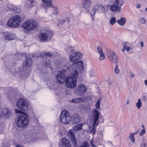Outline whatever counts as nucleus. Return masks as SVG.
I'll list each match as a JSON object with an SVG mask.
<instances>
[{
    "mask_svg": "<svg viewBox=\"0 0 147 147\" xmlns=\"http://www.w3.org/2000/svg\"><path fill=\"white\" fill-rule=\"evenodd\" d=\"M82 55L80 52L77 51L71 55L69 57L70 61L74 63L72 64L73 66H76L77 68L76 69L79 72H81L83 70V62L81 60H78L82 58Z\"/></svg>",
    "mask_w": 147,
    "mask_h": 147,
    "instance_id": "f257e3e1",
    "label": "nucleus"
},
{
    "mask_svg": "<svg viewBox=\"0 0 147 147\" xmlns=\"http://www.w3.org/2000/svg\"><path fill=\"white\" fill-rule=\"evenodd\" d=\"M77 70L72 71L71 77L67 78L65 81L66 86L69 88H74L77 85V79L78 77L79 74Z\"/></svg>",
    "mask_w": 147,
    "mask_h": 147,
    "instance_id": "f03ea898",
    "label": "nucleus"
},
{
    "mask_svg": "<svg viewBox=\"0 0 147 147\" xmlns=\"http://www.w3.org/2000/svg\"><path fill=\"white\" fill-rule=\"evenodd\" d=\"M123 3L124 2L122 0H115L113 4L111 5H107L105 6V7L106 8H109L112 12H116L120 11Z\"/></svg>",
    "mask_w": 147,
    "mask_h": 147,
    "instance_id": "7ed1b4c3",
    "label": "nucleus"
},
{
    "mask_svg": "<svg viewBox=\"0 0 147 147\" xmlns=\"http://www.w3.org/2000/svg\"><path fill=\"white\" fill-rule=\"evenodd\" d=\"M22 20V17L20 16H13L8 20L7 25L11 27H16L20 25Z\"/></svg>",
    "mask_w": 147,
    "mask_h": 147,
    "instance_id": "20e7f679",
    "label": "nucleus"
},
{
    "mask_svg": "<svg viewBox=\"0 0 147 147\" xmlns=\"http://www.w3.org/2000/svg\"><path fill=\"white\" fill-rule=\"evenodd\" d=\"M37 26V22L34 20L26 21L22 25V28L28 30H33Z\"/></svg>",
    "mask_w": 147,
    "mask_h": 147,
    "instance_id": "39448f33",
    "label": "nucleus"
},
{
    "mask_svg": "<svg viewBox=\"0 0 147 147\" xmlns=\"http://www.w3.org/2000/svg\"><path fill=\"white\" fill-rule=\"evenodd\" d=\"M60 120L64 124L68 123L71 120L69 113L65 110L62 111L60 116Z\"/></svg>",
    "mask_w": 147,
    "mask_h": 147,
    "instance_id": "423d86ee",
    "label": "nucleus"
},
{
    "mask_svg": "<svg viewBox=\"0 0 147 147\" xmlns=\"http://www.w3.org/2000/svg\"><path fill=\"white\" fill-rule=\"evenodd\" d=\"M16 106L19 109L26 111L28 109V104L26 100L23 98H20L17 102Z\"/></svg>",
    "mask_w": 147,
    "mask_h": 147,
    "instance_id": "0eeeda50",
    "label": "nucleus"
},
{
    "mask_svg": "<svg viewBox=\"0 0 147 147\" xmlns=\"http://www.w3.org/2000/svg\"><path fill=\"white\" fill-rule=\"evenodd\" d=\"M53 35V32L51 30H47L45 32H42L39 34V39L42 41H46L50 39Z\"/></svg>",
    "mask_w": 147,
    "mask_h": 147,
    "instance_id": "6e6552de",
    "label": "nucleus"
},
{
    "mask_svg": "<svg viewBox=\"0 0 147 147\" xmlns=\"http://www.w3.org/2000/svg\"><path fill=\"white\" fill-rule=\"evenodd\" d=\"M29 121V119L24 115H20L18 118L17 124L20 127L26 126Z\"/></svg>",
    "mask_w": 147,
    "mask_h": 147,
    "instance_id": "1a4fd4ad",
    "label": "nucleus"
},
{
    "mask_svg": "<svg viewBox=\"0 0 147 147\" xmlns=\"http://www.w3.org/2000/svg\"><path fill=\"white\" fill-rule=\"evenodd\" d=\"M107 55L110 61L114 63H117L118 58L115 52L109 50L107 52Z\"/></svg>",
    "mask_w": 147,
    "mask_h": 147,
    "instance_id": "9d476101",
    "label": "nucleus"
},
{
    "mask_svg": "<svg viewBox=\"0 0 147 147\" xmlns=\"http://www.w3.org/2000/svg\"><path fill=\"white\" fill-rule=\"evenodd\" d=\"M76 90L78 94L81 96L86 93L87 90V88L83 84H80L78 86Z\"/></svg>",
    "mask_w": 147,
    "mask_h": 147,
    "instance_id": "9b49d317",
    "label": "nucleus"
},
{
    "mask_svg": "<svg viewBox=\"0 0 147 147\" xmlns=\"http://www.w3.org/2000/svg\"><path fill=\"white\" fill-rule=\"evenodd\" d=\"M52 1L53 0H42V3L40 5L41 7L42 8H45L46 11L47 8L53 7L52 3Z\"/></svg>",
    "mask_w": 147,
    "mask_h": 147,
    "instance_id": "f8f14e48",
    "label": "nucleus"
},
{
    "mask_svg": "<svg viewBox=\"0 0 147 147\" xmlns=\"http://www.w3.org/2000/svg\"><path fill=\"white\" fill-rule=\"evenodd\" d=\"M100 117L99 113L96 109L93 111V119L94 121L93 126H97L98 125V122L97 123Z\"/></svg>",
    "mask_w": 147,
    "mask_h": 147,
    "instance_id": "ddd939ff",
    "label": "nucleus"
},
{
    "mask_svg": "<svg viewBox=\"0 0 147 147\" xmlns=\"http://www.w3.org/2000/svg\"><path fill=\"white\" fill-rule=\"evenodd\" d=\"M56 82L59 84H62L66 79L64 75L61 72H60L56 76Z\"/></svg>",
    "mask_w": 147,
    "mask_h": 147,
    "instance_id": "4468645a",
    "label": "nucleus"
},
{
    "mask_svg": "<svg viewBox=\"0 0 147 147\" xmlns=\"http://www.w3.org/2000/svg\"><path fill=\"white\" fill-rule=\"evenodd\" d=\"M68 136L70 138L74 146H77V142L75 137V136L74 133L72 132L71 129L69 130L68 131Z\"/></svg>",
    "mask_w": 147,
    "mask_h": 147,
    "instance_id": "2eb2a0df",
    "label": "nucleus"
},
{
    "mask_svg": "<svg viewBox=\"0 0 147 147\" xmlns=\"http://www.w3.org/2000/svg\"><path fill=\"white\" fill-rule=\"evenodd\" d=\"M59 147H71L70 142L67 139L63 138L59 144Z\"/></svg>",
    "mask_w": 147,
    "mask_h": 147,
    "instance_id": "dca6fc26",
    "label": "nucleus"
},
{
    "mask_svg": "<svg viewBox=\"0 0 147 147\" xmlns=\"http://www.w3.org/2000/svg\"><path fill=\"white\" fill-rule=\"evenodd\" d=\"M2 113L3 116L6 118H8L11 115L10 110L6 108H4L3 109Z\"/></svg>",
    "mask_w": 147,
    "mask_h": 147,
    "instance_id": "f3484780",
    "label": "nucleus"
},
{
    "mask_svg": "<svg viewBox=\"0 0 147 147\" xmlns=\"http://www.w3.org/2000/svg\"><path fill=\"white\" fill-rule=\"evenodd\" d=\"M23 64L25 67L30 66L32 64V60L30 57L28 55L26 57V59L24 61Z\"/></svg>",
    "mask_w": 147,
    "mask_h": 147,
    "instance_id": "a211bd4d",
    "label": "nucleus"
},
{
    "mask_svg": "<svg viewBox=\"0 0 147 147\" xmlns=\"http://www.w3.org/2000/svg\"><path fill=\"white\" fill-rule=\"evenodd\" d=\"M82 3L83 5V7L86 9H88L91 5L90 0H82Z\"/></svg>",
    "mask_w": 147,
    "mask_h": 147,
    "instance_id": "6ab92c4d",
    "label": "nucleus"
},
{
    "mask_svg": "<svg viewBox=\"0 0 147 147\" xmlns=\"http://www.w3.org/2000/svg\"><path fill=\"white\" fill-rule=\"evenodd\" d=\"M97 50L100 55L99 58V60H103L105 58V55L103 52V50L102 48L100 47H98L97 48Z\"/></svg>",
    "mask_w": 147,
    "mask_h": 147,
    "instance_id": "aec40b11",
    "label": "nucleus"
},
{
    "mask_svg": "<svg viewBox=\"0 0 147 147\" xmlns=\"http://www.w3.org/2000/svg\"><path fill=\"white\" fill-rule=\"evenodd\" d=\"M80 121V117L78 114H75L72 117V121L74 124L78 123Z\"/></svg>",
    "mask_w": 147,
    "mask_h": 147,
    "instance_id": "412c9836",
    "label": "nucleus"
},
{
    "mask_svg": "<svg viewBox=\"0 0 147 147\" xmlns=\"http://www.w3.org/2000/svg\"><path fill=\"white\" fill-rule=\"evenodd\" d=\"M7 7L10 9L15 11L17 12H19L20 11V9L18 8H17L14 5L11 3H8Z\"/></svg>",
    "mask_w": 147,
    "mask_h": 147,
    "instance_id": "4be33fe9",
    "label": "nucleus"
},
{
    "mask_svg": "<svg viewBox=\"0 0 147 147\" xmlns=\"http://www.w3.org/2000/svg\"><path fill=\"white\" fill-rule=\"evenodd\" d=\"M126 22V19L124 18H122L117 21V22L120 25L123 26L125 24Z\"/></svg>",
    "mask_w": 147,
    "mask_h": 147,
    "instance_id": "5701e85b",
    "label": "nucleus"
},
{
    "mask_svg": "<svg viewBox=\"0 0 147 147\" xmlns=\"http://www.w3.org/2000/svg\"><path fill=\"white\" fill-rule=\"evenodd\" d=\"M16 36L15 34H12L8 35L6 36L5 39L6 40H12L16 39Z\"/></svg>",
    "mask_w": 147,
    "mask_h": 147,
    "instance_id": "b1692460",
    "label": "nucleus"
},
{
    "mask_svg": "<svg viewBox=\"0 0 147 147\" xmlns=\"http://www.w3.org/2000/svg\"><path fill=\"white\" fill-rule=\"evenodd\" d=\"M82 98L80 97L75 98L71 100H70L69 102L72 103H79L81 102L82 101Z\"/></svg>",
    "mask_w": 147,
    "mask_h": 147,
    "instance_id": "393cba45",
    "label": "nucleus"
},
{
    "mask_svg": "<svg viewBox=\"0 0 147 147\" xmlns=\"http://www.w3.org/2000/svg\"><path fill=\"white\" fill-rule=\"evenodd\" d=\"M30 3V6L31 8L37 5L38 2L35 0H28Z\"/></svg>",
    "mask_w": 147,
    "mask_h": 147,
    "instance_id": "a878e982",
    "label": "nucleus"
},
{
    "mask_svg": "<svg viewBox=\"0 0 147 147\" xmlns=\"http://www.w3.org/2000/svg\"><path fill=\"white\" fill-rule=\"evenodd\" d=\"M77 147H90V144L87 141H85L82 143L80 145Z\"/></svg>",
    "mask_w": 147,
    "mask_h": 147,
    "instance_id": "bb28decb",
    "label": "nucleus"
},
{
    "mask_svg": "<svg viewBox=\"0 0 147 147\" xmlns=\"http://www.w3.org/2000/svg\"><path fill=\"white\" fill-rule=\"evenodd\" d=\"M82 124L77 125L74 126L73 129L75 130L80 131L82 129Z\"/></svg>",
    "mask_w": 147,
    "mask_h": 147,
    "instance_id": "cd10ccee",
    "label": "nucleus"
},
{
    "mask_svg": "<svg viewBox=\"0 0 147 147\" xmlns=\"http://www.w3.org/2000/svg\"><path fill=\"white\" fill-rule=\"evenodd\" d=\"M101 99L100 98H99L95 104L96 108L97 109H100V104Z\"/></svg>",
    "mask_w": 147,
    "mask_h": 147,
    "instance_id": "c85d7f7f",
    "label": "nucleus"
},
{
    "mask_svg": "<svg viewBox=\"0 0 147 147\" xmlns=\"http://www.w3.org/2000/svg\"><path fill=\"white\" fill-rule=\"evenodd\" d=\"M142 106V103L141 101V99L139 98L138 100V102L136 103V106L138 109L140 108Z\"/></svg>",
    "mask_w": 147,
    "mask_h": 147,
    "instance_id": "c756f323",
    "label": "nucleus"
},
{
    "mask_svg": "<svg viewBox=\"0 0 147 147\" xmlns=\"http://www.w3.org/2000/svg\"><path fill=\"white\" fill-rule=\"evenodd\" d=\"M21 56L20 54H16L14 55L13 58L15 60H18L21 58Z\"/></svg>",
    "mask_w": 147,
    "mask_h": 147,
    "instance_id": "7c9ffc66",
    "label": "nucleus"
},
{
    "mask_svg": "<svg viewBox=\"0 0 147 147\" xmlns=\"http://www.w3.org/2000/svg\"><path fill=\"white\" fill-rule=\"evenodd\" d=\"M45 55H42L41 57L43 59H45L47 57H51L52 56V55L48 53H45Z\"/></svg>",
    "mask_w": 147,
    "mask_h": 147,
    "instance_id": "2f4dec72",
    "label": "nucleus"
},
{
    "mask_svg": "<svg viewBox=\"0 0 147 147\" xmlns=\"http://www.w3.org/2000/svg\"><path fill=\"white\" fill-rule=\"evenodd\" d=\"M134 134L131 133L129 136V138L131 140L132 142L134 143L135 142V139L134 138Z\"/></svg>",
    "mask_w": 147,
    "mask_h": 147,
    "instance_id": "473e14b6",
    "label": "nucleus"
},
{
    "mask_svg": "<svg viewBox=\"0 0 147 147\" xmlns=\"http://www.w3.org/2000/svg\"><path fill=\"white\" fill-rule=\"evenodd\" d=\"M116 21V18H115L113 17L111 19L110 22L111 24L113 25L115 23Z\"/></svg>",
    "mask_w": 147,
    "mask_h": 147,
    "instance_id": "72a5a7b5",
    "label": "nucleus"
},
{
    "mask_svg": "<svg viewBox=\"0 0 147 147\" xmlns=\"http://www.w3.org/2000/svg\"><path fill=\"white\" fill-rule=\"evenodd\" d=\"M95 126H93V125H92L93 127L90 131L91 133L93 135L95 134L96 131V127H95Z\"/></svg>",
    "mask_w": 147,
    "mask_h": 147,
    "instance_id": "f704fd0d",
    "label": "nucleus"
},
{
    "mask_svg": "<svg viewBox=\"0 0 147 147\" xmlns=\"http://www.w3.org/2000/svg\"><path fill=\"white\" fill-rule=\"evenodd\" d=\"M100 6H98V5H96L94 6L93 8V9H94L95 11H96V12L98 11L99 9H100Z\"/></svg>",
    "mask_w": 147,
    "mask_h": 147,
    "instance_id": "c9c22d12",
    "label": "nucleus"
},
{
    "mask_svg": "<svg viewBox=\"0 0 147 147\" xmlns=\"http://www.w3.org/2000/svg\"><path fill=\"white\" fill-rule=\"evenodd\" d=\"M96 11H95V10L93 9H92L91 10V12H90V14L91 17L92 19H93V18H94V15L96 13Z\"/></svg>",
    "mask_w": 147,
    "mask_h": 147,
    "instance_id": "e433bc0d",
    "label": "nucleus"
},
{
    "mask_svg": "<svg viewBox=\"0 0 147 147\" xmlns=\"http://www.w3.org/2000/svg\"><path fill=\"white\" fill-rule=\"evenodd\" d=\"M89 73L91 77H93L95 76L94 72L92 70L90 71Z\"/></svg>",
    "mask_w": 147,
    "mask_h": 147,
    "instance_id": "4c0bfd02",
    "label": "nucleus"
},
{
    "mask_svg": "<svg viewBox=\"0 0 147 147\" xmlns=\"http://www.w3.org/2000/svg\"><path fill=\"white\" fill-rule=\"evenodd\" d=\"M116 64H117L116 65L115 67V69H114V71H115V73L116 74H118L119 72V71L118 68V65L117 64V63Z\"/></svg>",
    "mask_w": 147,
    "mask_h": 147,
    "instance_id": "58836bf2",
    "label": "nucleus"
},
{
    "mask_svg": "<svg viewBox=\"0 0 147 147\" xmlns=\"http://www.w3.org/2000/svg\"><path fill=\"white\" fill-rule=\"evenodd\" d=\"M70 69L69 67V66H64V67L62 69L63 71V72H66L67 70H68Z\"/></svg>",
    "mask_w": 147,
    "mask_h": 147,
    "instance_id": "ea45409f",
    "label": "nucleus"
},
{
    "mask_svg": "<svg viewBox=\"0 0 147 147\" xmlns=\"http://www.w3.org/2000/svg\"><path fill=\"white\" fill-rule=\"evenodd\" d=\"M140 22L143 24H144L146 22V20L144 18H142L140 19Z\"/></svg>",
    "mask_w": 147,
    "mask_h": 147,
    "instance_id": "a19ab883",
    "label": "nucleus"
},
{
    "mask_svg": "<svg viewBox=\"0 0 147 147\" xmlns=\"http://www.w3.org/2000/svg\"><path fill=\"white\" fill-rule=\"evenodd\" d=\"M145 134V129H143L141 130V132L140 133V135L142 136Z\"/></svg>",
    "mask_w": 147,
    "mask_h": 147,
    "instance_id": "79ce46f5",
    "label": "nucleus"
},
{
    "mask_svg": "<svg viewBox=\"0 0 147 147\" xmlns=\"http://www.w3.org/2000/svg\"><path fill=\"white\" fill-rule=\"evenodd\" d=\"M147 97L145 95L143 96L142 97V100L144 102L146 101V100Z\"/></svg>",
    "mask_w": 147,
    "mask_h": 147,
    "instance_id": "37998d69",
    "label": "nucleus"
},
{
    "mask_svg": "<svg viewBox=\"0 0 147 147\" xmlns=\"http://www.w3.org/2000/svg\"><path fill=\"white\" fill-rule=\"evenodd\" d=\"M15 112L17 113H21L23 112L19 110L18 109H15Z\"/></svg>",
    "mask_w": 147,
    "mask_h": 147,
    "instance_id": "c03bdc74",
    "label": "nucleus"
},
{
    "mask_svg": "<svg viewBox=\"0 0 147 147\" xmlns=\"http://www.w3.org/2000/svg\"><path fill=\"white\" fill-rule=\"evenodd\" d=\"M45 65L46 67H48L50 65V63L49 61L46 62Z\"/></svg>",
    "mask_w": 147,
    "mask_h": 147,
    "instance_id": "a18cd8bd",
    "label": "nucleus"
},
{
    "mask_svg": "<svg viewBox=\"0 0 147 147\" xmlns=\"http://www.w3.org/2000/svg\"><path fill=\"white\" fill-rule=\"evenodd\" d=\"M65 22V20H62L59 21V23L61 24H63Z\"/></svg>",
    "mask_w": 147,
    "mask_h": 147,
    "instance_id": "49530a36",
    "label": "nucleus"
},
{
    "mask_svg": "<svg viewBox=\"0 0 147 147\" xmlns=\"http://www.w3.org/2000/svg\"><path fill=\"white\" fill-rule=\"evenodd\" d=\"M130 74H131V78H134L135 76V74L134 73H132V72H130Z\"/></svg>",
    "mask_w": 147,
    "mask_h": 147,
    "instance_id": "de8ad7c7",
    "label": "nucleus"
},
{
    "mask_svg": "<svg viewBox=\"0 0 147 147\" xmlns=\"http://www.w3.org/2000/svg\"><path fill=\"white\" fill-rule=\"evenodd\" d=\"M146 144L145 143H142L140 146V147H146Z\"/></svg>",
    "mask_w": 147,
    "mask_h": 147,
    "instance_id": "09e8293b",
    "label": "nucleus"
},
{
    "mask_svg": "<svg viewBox=\"0 0 147 147\" xmlns=\"http://www.w3.org/2000/svg\"><path fill=\"white\" fill-rule=\"evenodd\" d=\"M136 7L137 9H138L141 7V5L139 3H137L136 5Z\"/></svg>",
    "mask_w": 147,
    "mask_h": 147,
    "instance_id": "8fccbe9b",
    "label": "nucleus"
},
{
    "mask_svg": "<svg viewBox=\"0 0 147 147\" xmlns=\"http://www.w3.org/2000/svg\"><path fill=\"white\" fill-rule=\"evenodd\" d=\"M126 47V46L125 45V44H124V45L123 46V49H122V50L123 52H124V51H125L124 50L125 49Z\"/></svg>",
    "mask_w": 147,
    "mask_h": 147,
    "instance_id": "3c124183",
    "label": "nucleus"
},
{
    "mask_svg": "<svg viewBox=\"0 0 147 147\" xmlns=\"http://www.w3.org/2000/svg\"><path fill=\"white\" fill-rule=\"evenodd\" d=\"M90 145H91V146L93 147H94L95 146V145H94V144L92 142V141H90Z\"/></svg>",
    "mask_w": 147,
    "mask_h": 147,
    "instance_id": "603ef678",
    "label": "nucleus"
},
{
    "mask_svg": "<svg viewBox=\"0 0 147 147\" xmlns=\"http://www.w3.org/2000/svg\"><path fill=\"white\" fill-rule=\"evenodd\" d=\"M139 131H137L135 132L134 133H131V134H134V136L135 135H136L138 134Z\"/></svg>",
    "mask_w": 147,
    "mask_h": 147,
    "instance_id": "864d4df0",
    "label": "nucleus"
},
{
    "mask_svg": "<svg viewBox=\"0 0 147 147\" xmlns=\"http://www.w3.org/2000/svg\"><path fill=\"white\" fill-rule=\"evenodd\" d=\"M7 97L9 100L13 98V96H9V94H8Z\"/></svg>",
    "mask_w": 147,
    "mask_h": 147,
    "instance_id": "5fc2aeb1",
    "label": "nucleus"
},
{
    "mask_svg": "<svg viewBox=\"0 0 147 147\" xmlns=\"http://www.w3.org/2000/svg\"><path fill=\"white\" fill-rule=\"evenodd\" d=\"M140 44L141 45V47H144V45L143 42L142 41H141L140 42Z\"/></svg>",
    "mask_w": 147,
    "mask_h": 147,
    "instance_id": "6e6d98bb",
    "label": "nucleus"
},
{
    "mask_svg": "<svg viewBox=\"0 0 147 147\" xmlns=\"http://www.w3.org/2000/svg\"><path fill=\"white\" fill-rule=\"evenodd\" d=\"M144 83L145 85L147 86V80H144Z\"/></svg>",
    "mask_w": 147,
    "mask_h": 147,
    "instance_id": "4d7b16f0",
    "label": "nucleus"
},
{
    "mask_svg": "<svg viewBox=\"0 0 147 147\" xmlns=\"http://www.w3.org/2000/svg\"><path fill=\"white\" fill-rule=\"evenodd\" d=\"M65 20L67 21L68 22H70V20H69V19L68 18H66L65 19Z\"/></svg>",
    "mask_w": 147,
    "mask_h": 147,
    "instance_id": "13d9d810",
    "label": "nucleus"
},
{
    "mask_svg": "<svg viewBox=\"0 0 147 147\" xmlns=\"http://www.w3.org/2000/svg\"><path fill=\"white\" fill-rule=\"evenodd\" d=\"M130 50V48L129 47H127L126 48V50L127 51H128Z\"/></svg>",
    "mask_w": 147,
    "mask_h": 147,
    "instance_id": "bf43d9fd",
    "label": "nucleus"
},
{
    "mask_svg": "<svg viewBox=\"0 0 147 147\" xmlns=\"http://www.w3.org/2000/svg\"><path fill=\"white\" fill-rule=\"evenodd\" d=\"M129 103V101L128 100H127V101H126V103L127 104H128Z\"/></svg>",
    "mask_w": 147,
    "mask_h": 147,
    "instance_id": "052dcab7",
    "label": "nucleus"
},
{
    "mask_svg": "<svg viewBox=\"0 0 147 147\" xmlns=\"http://www.w3.org/2000/svg\"><path fill=\"white\" fill-rule=\"evenodd\" d=\"M141 126L143 128V129H145V127L144 125H142Z\"/></svg>",
    "mask_w": 147,
    "mask_h": 147,
    "instance_id": "680f3d73",
    "label": "nucleus"
},
{
    "mask_svg": "<svg viewBox=\"0 0 147 147\" xmlns=\"http://www.w3.org/2000/svg\"><path fill=\"white\" fill-rule=\"evenodd\" d=\"M92 96H91L90 97H89V99L91 100L92 99Z\"/></svg>",
    "mask_w": 147,
    "mask_h": 147,
    "instance_id": "e2e57ef3",
    "label": "nucleus"
},
{
    "mask_svg": "<svg viewBox=\"0 0 147 147\" xmlns=\"http://www.w3.org/2000/svg\"><path fill=\"white\" fill-rule=\"evenodd\" d=\"M16 147H21L19 145H17L16 146Z\"/></svg>",
    "mask_w": 147,
    "mask_h": 147,
    "instance_id": "0e129e2a",
    "label": "nucleus"
},
{
    "mask_svg": "<svg viewBox=\"0 0 147 147\" xmlns=\"http://www.w3.org/2000/svg\"><path fill=\"white\" fill-rule=\"evenodd\" d=\"M145 11L146 12H147V7L145 9Z\"/></svg>",
    "mask_w": 147,
    "mask_h": 147,
    "instance_id": "69168bd1",
    "label": "nucleus"
},
{
    "mask_svg": "<svg viewBox=\"0 0 147 147\" xmlns=\"http://www.w3.org/2000/svg\"><path fill=\"white\" fill-rule=\"evenodd\" d=\"M1 114L0 113V119H1Z\"/></svg>",
    "mask_w": 147,
    "mask_h": 147,
    "instance_id": "338daca9",
    "label": "nucleus"
},
{
    "mask_svg": "<svg viewBox=\"0 0 147 147\" xmlns=\"http://www.w3.org/2000/svg\"><path fill=\"white\" fill-rule=\"evenodd\" d=\"M57 12H55V14H57Z\"/></svg>",
    "mask_w": 147,
    "mask_h": 147,
    "instance_id": "774afa93",
    "label": "nucleus"
}]
</instances>
